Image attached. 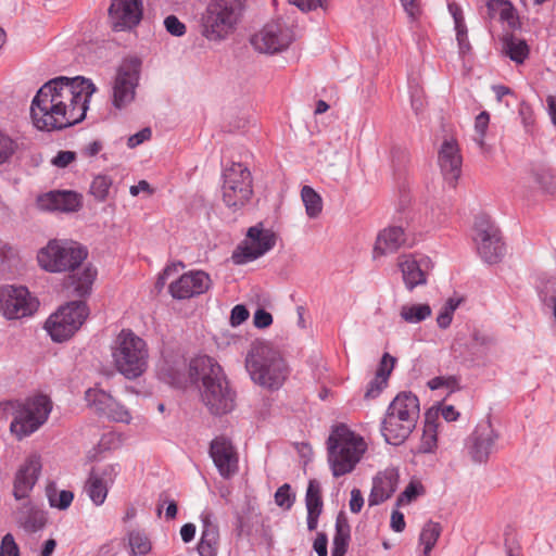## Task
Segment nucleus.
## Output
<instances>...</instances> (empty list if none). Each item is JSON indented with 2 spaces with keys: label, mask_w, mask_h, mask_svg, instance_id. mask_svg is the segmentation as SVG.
I'll return each mask as SVG.
<instances>
[{
  "label": "nucleus",
  "mask_w": 556,
  "mask_h": 556,
  "mask_svg": "<svg viewBox=\"0 0 556 556\" xmlns=\"http://www.w3.org/2000/svg\"><path fill=\"white\" fill-rule=\"evenodd\" d=\"M97 88L85 77H55L43 84L30 105L34 126L42 131L62 130L85 119Z\"/></svg>",
  "instance_id": "f257e3e1"
},
{
  "label": "nucleus",
  "mask_w": 556,
  "mask_h": 556,
  "mask_svg": "<svg viewBox=\"0 0 556 556\" xmlns=\"http://www.w3.org/2000/svg\"><path fill=\"white\" fill-rule=\"evenodd\" d=\"M190 377L201 379V399L210 413L223 416L235 408L236 393L230 389L229 382L222 366L210 356H200L190 364Z\"/></svg>",
  "instance_id": "f03ea898"
},
{
  "label": "nucleus",
  "mask_w": 556,
  "mask_h": 556,
  "mask_svg": "<svg viewBox=\"0 0 556 556\" xmlns=\"http://www.w3.org/2000/svg\"><path fill=\"white\" fill-rule=\"evenodd\" d=\"M245 368L255 384L269 391L279 390L290 375L280 351L266 341L252 343L245 356Z\"/></svg>",
  "instance_id": "7ed1b4c3"
},
{
  "label": "nucleus",
  "mask_w": 556,
  "mask_h": 556,
  "mask_svg": "<svg viewBox=\"0 0 556 556\" xmlns=\"http://www.w3.org/2000/svg\"><path fill=\"white\" fill-rule=\"evenodd\" d=\"M328 460L334 477L351 472L366 451L363 438L356 435L348 426H336L327 441Z\"/></svg>",
  "instance_id": "20e7f679"
},
{
  "label": "nucleus",
  "mask_w": 556,
  "mask_h": 556,
  "mask_svg": "<svg viewBox=\"0 0 556 556\" xmlns=\"http://www.w3.org/2000/svg\"><path fill=\"white\" fill-rule=\"evenodd\" d=\"M116 370L127 379L140 377L148 368L149 350L146 341L130 329H123L111 346Z\"/></svg>",
  "instance_id": "39448f33"
},
{
  "label": "nucleus",
  "mask_w": 556,
  "mask_h": 556,
  "mask_svg": "<svg viewBox=\"0 0 556 556\" xmlns=\"http://www.w3.org/2000/svg\"><path fill=\"white\" fill-rule=\"evenodd\" d=\"M245 0H210L203 15L202 35L212 41L225 39L239 23Z\"/></svg>",
  "instance_id": "423d86ee"
},
{
  "label": "nucleus",
  "mask_w": 556,
  "mask_h": 556,
  "mask_svg": "<svg viewBox=\"0 0 556 556\" xmlns=\"http://www.w3.org/2000/svg\"><path fill=\"white\" fill-rule=\"evenodd\" d=\"M88 251L74 241L50 240L37 255L41 268L50 273L75 271L87 258Z\"/></svg>",
  "instance_id": "0eeeda50"
},
{
  "label": "nucleus",
  "mask_w": 556,
  "mask_h": 556,
  "mask_svg": "<svg viewBox=\"0 0 556 556\" xmlns=\"http://www.w3.org/2000/svg\"><path fill=\"white\" fill-rule=\"evenodd\" d=\"M52 410L51 400L38 394L18 402L15 417L11 421L10 430L17 440H22L36 432L49 418Z\"/></svg>",
  "instance_id": "6e6552de"
},
{
  "label": "nucleus",
  "mask_w": 556,
  "mask_h": 556,
  "mask_svg": "<svg viewBox=\"0 0 556 556\" xmlns=\"http://www.w3.org/2000/svg\"><path fill=\"white\" fill-rule=\"evenodd\" d=\"M89 316L85 301H72L61 306L46 321L45 328L55 342L68 340Z\"/></svg>",
  "instance_id": "1a4fd4ad"
},
{
  "label": "nucleus",
  "mask_w": 556,
  "mask_h": 556,
  "mask_svg": "<svg viewBox=\"0 0 556 556\" xmlns=\"http://www.w3.org/2000/svg\"><path fill=\"white\" fill-rule=\"evenodd\" d=\"M223 201L233 210L242 207L253 193L252 176L242 163L232 162L223 172Z\"/></svg>",
  "instance_id": "9d476101"
},
{
  "label": "nucleus",
  "mask_w": 556,
  "mask_h": 556,
  "mask_svg": "<svg viewBox=\"0 0 556 556\" xmlns=\"http://www.w3.org/2000/svg\"><path fill=\"white\" fill-rule=\"evenodd\" d=\"M472 240L477 253L488 264H496L505 255V244L498 227L484 215L475 219Z\"/></svg>",
  "instance_id": "9b49d317"
},
{
  "label": "nucleus",
  "mask_w": 556,
  "mask_h": 556,
  "mask_svg": "<svg viewBox=\"0 0 556 556\" xmlns=\"http://www.w3.org/2000/svg\"><path fill=\"white\" fill-rule=\"evenodd\" d=\"M275 244L274 231L258 223L248 229L245 238L232 251L231 261L236 265L248 264L266 254Z\"/></svg>",
  "instance_id": "f8f14e48"
},
{
  "label": "nucleus",
  "mask_w": 556,
  "mask_h": 556,
  "mask_svg": "<svg viewBox=\"0 0 556 556\" xmlns=\"http://www.w3.org/2000/svg\"><path fill=\"white\" fill-rule=\"evenodd\" d=\"M39 306L25 287H0V311L8 319H20L33 315Z\"/></svg>",
  "instance_id": "ddd939ff"
},
{
  "label": "nucleus",
  "mask_w": 556,
  "mask_h": 556,
  "mask_svg": "<svg viewBox=\"0 0 556 556\" xmlns=\"http://www.w3.org/2000/svg\"><path fill=\"white\" fill-rule=\"evenodd\" d=\"M250 41L256 51L275 54L286 50L291 45L293 33L286 23L273 21L255 33Z\"/></svg>",
  "instance_id": "4468645a"
},
{
  "label": "nucleus",
  "mask_w": 556,
  "mask_h": 556,
  "mask_svg": "<svg viewBox=\"0 0 556 556\" xmlns=\"http://www.w3.org/2000/svg\"><path fill=\"white\" fill-rule=\"evenodd\" d=\"M140 64L139 60L132 59L123 62L119 66L113 84L112 104L115 109L122 110L134 101Z\"/></svg>",
  "instance_id": "2eb2a0df"
},
{
  "label": "nucleus",
  "mask_w": 556,
  "mask_h": 556,
  "mask_svg": "<svg viewBox=\"0 0 556 556\" xmlns=\"http://www.w3.org/2000/svg\"><path fill=\"white\" fill-rule=\"evenodd\" d=\"M110 24L115 31L131 30L142 20V0H112L108 10Z\"/></svg>",
  "instance_id": "dca6fc26"
},
{
  "label": "nucleus",
  "mask_w": 556,
  "mask_h": 556,
  "mask_svg": "<svg viewBox=\"0 0 556 556\" xmlns=\"http://www.w3.org/2000/svg\"><path fill=\"white\" fill-rule=\"evenodd\" d=\"M119 472L118 465L109 464L90 470L84 484V492L96 506H101Z\"/></svg>",
  "instance_id": "f3484780"
},
{
  "label": "nucleus",
  "mask_w": 556,
  "mask_h": 556,
  "mask_svg": "<svg viewBox=\"0 0 556 556\" xmlns=\"http://www.w3.org/2000/svg\"><path fill=\"white\" fill-rule=\"evenodd\" d=\"M497 439L498 434L490 420L478 424L467 442L471 459L479 464L485 463L494 451Z\"/></svg>",
  "instance_id": "a211bd4d"
},
{
  "label": "nucleus",
  "mask_w": 556,
  "mask_h": 556,
  "mask_svg": "<svg viewBox=\"0 0 556 556\" xmlns=\"http://www.w3.org/2000/svg\"><path fill=\"white\" fill-rule=\"evenodd\" d=\"M210 456L223 478L230 479L238 472V453L229 439L222 435L213 439L210 444Z\"/></svg>",
  "instance_id": "6ab92c4d"
},
{
  "label": "nucleus",
  "mask_w": 556,
  "mask_h": 556,
  "mask_svg": "<svg viewBox=\"0 0 556 556\" xmlns=\"http://www.w3.org/2000/svg\"><path fill=\"white\" fill-rule=\"evenodd\" d=\"M42 469L40 455L30 454L18 468L13 481V496L16 501L27 500L36 485Z\"/></svg>",
  "instance_id": "aec40b11"
},
{
  "label": "nucleus",
  "mask_w": 556,
  "mask_h": 556,
  "mask_svg": "<svg viewBox=\"0 0 556 556\" xmlns=\"http://www.w3.org/2000/svg\"><path fill=\"white\" fill-rule=\"evenodd\" d=\"M211 278L203 270H191L169 285L174 299L186 300L205 293L211 287Z\"/></svg>",
  "instance_id": "412c9836"
},
{
  "label": "nucleus",
  "mask_w": 556,
  "mask_h": 556,
  "mask_svg": "<svg viewBox=\"0 0 556 556\" xmlns=\"http://www.w3.org/2000/svg\"><path fill=\"white\" fill-rule=\"evenodd\" d=\"M438 163L444 180L452 187L456 186L462 175L463 157L455 140H444L438 153Z\"/></svg>",
  "instance_id": "4be33fe9"
},
{
  "label": "nucleus",
  "mask_w": 556,
  "mask_h": 556,
  "mask_svg": "<svg viewBox=\"0 0 556 556\" xmlns=\"http://www.w3.org/2000/svg\"><path fill=\"white\" fill-rule=\"evenodd\" d=\"M12 516L17 527L28 534L41 531L48 522L47 513L29 500L21 503Z\"/></svg>",
  "instance_id": "5701e85b"
},
{
  "label": "nucleus",
  "mask_w": 556,
  "mask_h": 556,
  "mask_svg": "<svg viewBox=\"0 0 556 556\" xmlns=\"http://www.w3.org/2000/svg\"><path fill=\"white\" fill-rule=\"evenodd\" d=\"M201 538L197 546L200 556H217L219 549V527L212 510L205 509L200 515Z\"/></svg>",
  "instance_id": "b1692460"
},
{
  "label": "nucleus",
  "mask_w": 556,
  "mask_h": 556,
  "mask_svg": "<svg viewBox=\"0 0 556 556\" xmlns=\"http://www.w3.org/2000/svg\"><path fill=\"white\" fill-rule=\"evenodd\" d=\"M37 205L48 212H76L81 203L80 197L74 191L54 190L37 198Z\"/></svg>",
  "instance_id": "393cba45"
},
{
  "label": "nucleus",
  "mask_w": 556,
  "mask_h": 556,
  "mask_svg": "<svg viewBox=\"0 0 556 556\" xmlns=\"http://www.w3.org/2000/svg\"><path fill=\"white\" fill-rule=\"evenodd\" d=\"M399 477L396 468H387L380 471L372 481L368 496L369 506H376L389 500L397 489Z\"/></svg>",
  "instance_id": "a878e982"
},
{
  "label": "nucleus",
  "mask_w": 556,
  "mask_h": 556,
  "mask_svg": "<svg viewBox=\"0 0 556 556\" xmlns=\"http://www.w3.org/2000/svg\"><path fill=\"white\" fill-rule=\"evenodd\" d=\"M407 242V235L402 226H389L382 229L376 239L374 258L395 253Z\"/></svg>",
  "instance_id": "bb28decb"
},
{
  "label": "nucleus",
  "mask_w": 556,
  "mask_h": 556,
  "mask_svg": "<svg viewBox=\"0 0 556 556\" xmlns=\"http://www.w3.org/2000/svg\"><path fill=\"white\" fill-rule=\"evenodd\" d=\"M415 427V424L405 418L397 419L394 414L387 412L380 430L387 443L400 445L409 437Z\"/></svg>",
  "instance_id": "cd10ccee"
},
{
  "label": "nucleus",
  "mask_w": 556,
  "mask_h": 556,
  "mask_svg": "<svg viewBox=\"0 0 556 556\" xmlns=\"http://www.w3.org/2000/svg\"><path fill=\"white\" fill-rule=\"evenodd\" d=\"M387 412L394 414L397 419L405 418L416 425L420 413L419 400L412 392H401L390 403Z\"/></svg>",
  "instance_id": "c85d7f7f"
},
{
  "label": "nucleus",
  "mask_w": 556,
  "mask_h": 556,
  "mask_svg": "<svg viewBox=\"0 0 556 556\" xmlns=\"http://www.w3.org/2000/svg\"><path fill=\"white\" fill-rule=\"evenodd\" d=\"M399 267L402 271L404 283L409 291L427 282L425 271L420 268L419 263L413 255L400 256Z\"/></svg>",
  "instance_id": "c756f323"
},
{
  "label": "nucleus",
  "mask_w": 556,
  "mask_h": 556,
  "mask_svg": "<svg viewBox=\"0 0 556 556\" xmlns=\"http://www.w3.org/2000/svg\"><path fill=\"white\" fill-rule=\"evenodd\" d=\"M334 528L331 556H345L351 541V527L344 511L338 514Z\"/></svg>",
  "instance_id": "7c9ffc66"
},
{
  "label": "nucleus",
  "mask_w": 556,
  "mask_h": 556,
  "mask_svg": "<svg viewBox=\"0 0 556 556\" xmlns=\"http://www.w3.org/2000/svg\"><path fill=\"white\" fill-rule=\"evenodd\" d=\"M485 17L498 18L509 26H514L516 23L515 9L508 0H489L485 4Z\"/></svg>",
  "instance_id": "2f4dec72"
},
{
  "label": "nucleus",
  "mask_w": 556,
  "mask_h": 556,
  "mask_svg": "<svg viewBox=\"0 0 556 556\" xmlns=\"http://www.w3.org/2000/svg\"><path fill=\"white\" fill-rule=\"evenodd\" d=\"M503 51L511 61L522 64L528 58L530 49L526 40L508 35L503 39Z\"/></svg>",
  "instance_id": "473e14b6"
},
{
  "label": "nucleus",
  "mask_w": 556,
  "mask_h": 556,
  "mask_svg": "<svg viewBox=\"0 0 556 556\" xmlns=\"http://www.w3.org/2000/svg\"><path fill=\"white\" fill-rule=\"evenodd\" d=\"M85 399L98 412L111 416L114 400L109 393L100 389L90 388L86 391Z\"/></svg>",
  "instance_id": "72a5a7b5"
},
{
  "label": "nucleus",
  "mask_w": 556,
  "mask_h": 556,
  "mask_svg": "<svg viewBox=\"0 0 556 556\" xmlns=\"http://www.w3.org/2000/svg\"><path fill=\"white\" fill-rule=\"evenodd\" d=\"M432 314V309L429 304L418 303V304H405L402 305L400 309L401 318L408 324H418L427 318H429Z\"/></svg>",
  "instance_id": "f704fd0d"
},
{
  "label": "nucleus",
  "mask_w": 556,
  "mask_h": 556,
  "mask_svg": "<svg viewBox=\"0 0 556 556\" xmlns=\"http://www.w3.org/2000/svg\"><path fill=\"white\" fill-rule=\"evenodd\" d=\"M441 532L442 527L439 522L429 520L425 523L419 535V542L421 545H424V556H429L431 549L437 544Z\"/></svg>",
  "instance_id": "c9c22d12"
},
{
  "label": "nucleus",
  "mask_w": 556,
  "mask_h": 556,
  "mask_svg": "<svg viewBox=\"0 0 556 556\" xmlns=\"http://www.w3.org/2000/svg\"><path fill=\"white\" fill-rule=\"evenodd\" d=\"M437 428L438 425L434 421V416L431 412L426 414V422L424 433L419 446V451L422 453H431L437 447Z\"/></svg>",
  "instance_id": "e433bc0d"
},
{
  "label": "nucleus",
  "mask_w": 556,
  "mask_h": 556,
  "mask_svg": "<svg viewBox=\"0 0 556 556\" xmlns=\"http://www.w3.org/2000/svg\"><path fill=\"white\" fill-rule=\"evenodd\" d=\"M301 198L307 216L309 218L318 217L323 211L321 197L312 187L304 186L301 190Z\"/></svg>",
  "instance_id": "4c0bfd02"
},
{
  "label": "nucleus",
  "mask_w": 556,
  "mask_h": 556,
  "mask_svg": "<svg viewBox=\"0 0 556 556\" xmlns=\"http://www.w3.org/2000/svg\"><path fill=\"white\" fill-rule=\"evenodd\" d=\"M94 278L96 270L90 267L84 268L80 274L77 273L70 276L71 285L79 296H84L89 293Z\"/></svg>",
  "instance_id": "58836bf2"
},
{
  "label": "nucleus",
  "mask_w": 556,
  "mask_h": 556,
  "mask_svg": "<svg viewBox=\"0 0 556 556\" xmlns=\"http://www.w3.org/2000/svg\"><path fill=\"white\" fill-rule=\"evenodd\" d=\"M305 506L307 513L321 514L323 513V498H321V486L320 483L313 479L309 480L306 494H305Z\"/></svg>",
  "instance_id": "ea45409f"
},
{
  "label": "nucleus",
  "mask_w": 556,
  "mask_h": 556,
  "mask_svg": "<svg viewBox=\"0 0 556 556\" xmlns=\"http://www.w3.org/2000/svg\"><path fill=\"white\" fill-rule=\"evenodd\" d=\"M47 497L51 507L65 510L73 502L74 493L68 490H62L59 492L54 485L51 484L47 488Z\"/></svg>",
  "instance_id": "a19ab883"
},
{
  "label": "nucleus",
  "mask_w": 556,
  "mask_h": 556,
  "mask_svg": "<svg viewBox=\"0 0 556 556\" xmlns=\"http://www.w3.org/2000/svg\"><path fill=\"white\" fill-rule=\"evenodd\" d=\"M128 542L134 556L146 555L151 551V542L143 532L130 531Z\"/></svg>",
  "instance_id": "79ce46f5"
},
{
  "label": "nucleus",
  "mask_w": 556,
  "mask_h": 556,
  "mask_svg": "<svg viewBox=\"0 0 556 556\" xmlns=\"http://www.w3.org/2000/svg\"><path fill=\"white\" fill-rule=\"evenodd\" d=\"M112 186V179L108 175H98L93 178L90 186V193L98 200L104 201Z\"/></svg>",
  "instance_id": "37998d69"
},
{
  "label": "nucleus",
  "mask_w": 556,
  "mask_h": 556,
  "mask_svg": "<svg viewBox=\"0 0 556 556\" xmlns=\"http://www.w3.org/2000/svg\"><path fill=\"white\" fill-rule=\"evenodd\" d=\"M295 501V495L291 492L288 483L279 486L275 493V503L285 510H289Z\"/></svg>",
  "instance_id": "c03bdc74"
},
{
  "label": "nucleus",
  "mask_w": 556,
  "mask_h": 556,
  "mask_svg": "<svg viewBox=\"0 0 556 556\" xmlns=\"http://www.w3.org/2000/svg\"><path fill=\"white\" fill-rule=\"evenodd\" d=\"M534 179L545 192L553 193L556 190L555 177L552 169L541 168L535 170Z\"/></svg>",
  "instance_id": "a18cd8bd"
},
{
  "label": "nucleus",
  "mask_w": 556,
  "mask_h": 556,
  "mask_svg": "<svg viewBox=\"0 0 556 556\" xmlns=\"http://www.w3.org/2000/svg\"><path fill=\"white\" fill-rule=\"evenodd\" d=\"M422 492L424 488L421 484L410 482L396 498V507L399 508L409 504L412 501L416 500L420 494H422Z\"/></svg>",
  "instance_id": "49530a36"
},
{
  "label": "nucleus",
  "mask_w": 556,
  "mask_h": 556,
  "mask_svg": "<svg viewBox=\"0 0 556 556\" xmlns=\"http://www.w3.org/2000/svg\"><path fill=\"white\" fill-rule=\"evenodd\" d=\"M395 362V357L391 356L389 353H384L381 357L375 376L379 377L380 381L382 382L388 381L394 368Z\"/></svg>",
  "instance_id": "de8ad7c7"
},
{
  "label": "nucleus",
  "mask_w": 556,
  "mask_h": 556,
  "mask_svg": "<svg viewBox=\"0 0 556 556\" xmlns=\"http://www.w3.org/2000/svg\"><path fill=\"white\" fill-rule=\"evenodd\" d=\"M490 122V115L488 112L483 111L481 112L475 121V129L478 132L479 137L476 139L477 143L480 146V148H483L484 141L483 138L485 136L488 126Z\"/></svg>",
  "instance_id": "09e8293b"
},
{
  "label": "nucleus",
  "mask_w": 556,
  "mask_h": 556,
  "mask_svg": "<svg viewBox=\"0 0 556 556\" xmlns=\"http://www.w3.org/2000/svg\"><path fill=\"white\" fill-rule=\"evenodd\" d=\"M0 556H20V549L11 533H7L1 542Z\"/></svg>",
  "instance_id": "8fccbe9b"
},
{
  "label": "nucleus",
  "mask_w": 556,
  "mask_h": 556,
  "mask_svg": "<svg viewBox=\"0 0 556 556\" xmlns=\"http://www.w3.org/2000/svg\"><path fill=\"white\" fill-rule=\"evenodd\" d=\"M164 26L166 30L173 36L180 37L186 33L185 24L180 22L175 15H168L164 20Z\"/></svg>",
  "instance_id": "3c124183"
},
{
  "label": "nucleus",
  "mask_w": 556,
  "mask_h": 556,
  "mask_svg": "<svg viewBox=\"0 0 556 556\" xmlns=\"http://www.w3.org/2000/svg\"><path fill=\"white\" fill-rule=\"evenodd\" d=\"M457 379L453 376L450 377H434L428 381V387L431 390H438L443 387H446L447 389L454 390L457 388Z\"/></svg>",
  "instance_id": "603ef678"
},
{
  "label": "nucleus",
  "mask_w": 556,
  "mask_h": 556,
  "mask_svg": "<svg viewBox=\"0 0 556 556\" xmlns=\"http://www.w3.org/2000/svg\"><path fill=\"white\" fill-rule=\"evenodd\" d=\"M14 141L0 132V164L4 163L14 152Z\"/></svg>",
  "instance_id": "864d4df0"
},
{
  "label": "nucleus",
  "mask_w": 556,
  "mask_h": 556,
  "mask_svg": "<svg viewBox=\"0 0 556 556\" xmlns=\"http://www.w3.org/2000/svg\"><path fill=\"white\" fill-rule=\"evenodd\" d=\"M388 386V381H380L379 377L375 376V378L368 383L367 390L365 392V399L372 400L379 396L382 390Z\"/></svg>",
  "instance_id": "5fc2aeb1"
},
{
  "label": "nucleus",
  "mask_w": 556,
  "mask_h": 556,
  "mask_svg": "<svg viewBox=\"0 0 556 556\" xmlns=\"http://www.w3.org/2000/svg\"><path fill=\"white\" fill-rule=\"evenodd\" d=\"M76 159V153L73 151H59L58 154L51 160L52 165L59 168H65Z\"/></svg>",
  "instance_id": "6e6d98bb"
},
{
  "label": "nucleus",
  "mask_w": 556,
  "mask_h": 556,
  "mask_svg": "<svg viewBox=\"0 0 556 556\" xmlns=\"http://www.w3.org/2000/svg\"><path fill=\"white\" fill-rule=\"evenodd\" d=\"M253 323L256 328L263 329L267 328L273 324V316L270 313L263 308H258L254 313Z\"/></svg>",
  "instance_id": "4d7b16f0"
},
{
  "label": "nucleus",
  "mask_w": 556,
  "mask_h": 556,
  "mask_svg": "<svg viewBox=\"0 0 556 556\" xmlns=\"http://www.w3.org/2000/svg\"><path fill=\"white\" fill-rule=\"evenodd\" d=\"M249 318V311L244 305L238 304L231 309L230 323L232 326H239Z\"/></svg>",
  "instance_id": "13d9d810"
},
{
  "label": "nucleus",
  "mask_w": 556,
  "mask_h": 556,
  "mask_svg": "<svg viewBox=\"0 0 556 556\" xmlns=\"http://www.w3.org/2000/svg\"><path fill=\"white\" fill-rule=\"evenodd\" d=\"M151 129L146 127L138 131L137 134L130 136L127 141V146L129 148H136L137 146L141 144L146 140H149L151 137Z\"/></svg>",
  "instance_id": "bf43d9fd"
},
{
  "label": "nucleus",
  "mask_w": 556,
  "mask_h": 556,
  "mask_svg": "<svg viewBox=\"0 0 556 556\" xmlns=\"http://www.w3.org/2000/svg\"><path fill=\"white\" fill-rule=\"evenodd\" d=\"M328 536L325 532H318L313 543V548L318 556H327Z\"/></svg>",
  "instance_id": "052dcab7"
},
{
  "label": "nucleus",
  "mask_w": 556,
  "mask_h": 556,
  "mask_svg": "<svg viewBox=\"0 0 556 556\" xmlns=\"http://www.w3.org/2000/svg\"><path fill=\"white\" fill-rule=\"evenodd\" d=\"M18 407V401H4L0 403V420L15 417V410Z\"/></svg>",
  "instance_id": "680f3d73"
},
{
  "label": "nucleus",
  "mask_w": 556,
  "mask_h": 556,
  "mask_svg": "<svg viewBox=\"0 0 556 556\" xmlns=\"http://www.w3.org/2000/svg\"><path fill=\"white\" fill-rule=\"evenodd\" d=\"M289 2L303 12H309L323 7V0H289Z\"/></svg>",
  "instance_id": "e2e57ef3"
},
{
  "label": "nucleus",
  "mask_w": 556,
  "mask_h": 556,
  "mask_svg": "<svg viewBox=\"0 0 556 556\" xmlns=\"http://www.w3.org/2000/svg\"><path fill=\"white\" fill-rule=\"evenodd\" d=\"M364 505V497L358 489L351 491L350 509L352 513L357 514L362 510Z\"/></svg>",
  "instance_id": "0e129e2a"
},
{
  "label": "nucleus",
  "mask_w": 556,
  "mask_h": 556,
  "mask_svg": "<svg viewBox=\"0 0 556 556\" xmlns=\"http://www.w3.org/2000/svg\"><path fill=\"white\" fill-rule=\"evenodd\" d=\"M448 11L454 18L455 28H465V22H464L462 8L457 3L452 2V3H448Z\"/></svg>",
  "instance_id": "69168bd1"
},
{
  "label": "nucleus",
  "mask_w": 556,
  "mask_h": 556,
  "mask_svg": "<svg viewBox=\"0 0 556 556\" xmlns=\"http://www.w3.org/2000/svg\"><path fill=\"white\" fill-rule=\"evenodd\" d=\"M391 529L395 532H402L405 529L404 515L399 510L394 509L391 514Z\"/></svg>",
  "instance_id": "338daca9"
},
{
  "label": "nucleus",
  "mask_w": 556,
  "mask_h": 556,
  "mask_svg": "<svg viewBox=\"0 0 556 556\" xmlns=\"http://www.w3.org/2000/svg\"><path fill=\"white\" fill-rule=\"evenodd\" d=\"M404 11L410 20H416L420 13L419 4L416 0H400Z\"/></svg>",
  "instance_id": "774afa93"
}]
</instances>
